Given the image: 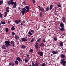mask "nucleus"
Returning a JSON list of instances; mask_svg holds the SVG:
<instances>
[{
	"label": "nucleus",
	"mask_w": 66,
	"mask_h": 66,
	"mask_svg": "<svg viewBox=\"0 0 66 66\" xmlns=\"http://www.w3.org/2000/svg\"><path fill=\"white\" fill-rule=\"evenodd\" d=\"M27 9V10H26V9L24 8H23L22 9V11H21V12L22 14L23 15H24V13H25V12L26 13L27 12H29V11H30V10H29V9Z\"/></svg>",
	"instance_id": "1"
},
{
	"label": "nucleus",
	"mask_w": 66,
	"mask_h": 66,
	"mask_svg": "<svg viewBox=\"0 0 66 66\" xmlns=\"http://www.w3.org/2000/svg\"><path fill=\"white\" fill-rule=\"evenodd\" d=\"M5 43L6 44L5 45L7 47H8V46H10V41H5Z\"/></svg>",
	"instance_id": "2"
},
{
	"label": "nucleus",
	"mask_w": 66,
	"mask_h": 66,
	"mask_svg": "<svg viewBox=\"0 0 66 66\" xmlns=\"http://www.w3.org/2000/svg\"><path fill=\"white\" fill-rule=\"evenodd\" d=\"M65 60L63 59L61 60V64H63V66H65V64H66V62L65 61H64Z\"/></svg>",
	"instance_id": "3"
},
{
	"label": "nucleus",
	"mask_w": 66,
	"mask_h": 66,
	"mask_svg": "<svg viewBox=\"0 0 66 66\" xmlns=\"http://www.w3.org/2000/svg\"><path fill=\"white\" fill-rule=\"evenodd\" d=\"M13 0H11L10 1H9L8 3V4L9 5H10L11 4L12 5H13L14 4V3L13 1Z\"/></svg>",
	"instance_id": "4"
},
{
	"label": "nucleus",
	"mask_w": 66,
	"mask_h": 66,
	"mask_svg": "<svg viewBox=\"0 0 66 66\" xmlns=\"http://www.w3.org/2000/svg\"><path fill=\"white\" fill-rule=\"evenodd\" d=\"M38 53L39 55L40 56H42L43 55V52H38Z\"/></svg>",
	"instance_id": "5"
},
{
	"label": "nucleus",
	"mask_w": 66,
	"mask_h": 66,
	"mask_svg": "<svg viewBox=\"0 0 66 66\" xmlns=\"http://www.w3.org/2000/svg\"><path fill=\"white\" fill-rule=\"evenodd\" d=\"M14 4V5L12 7L13 8H16V5H17V3L16 2H15Z\"/></svg>",
	"instance_id": "6"
},
{
	"label": "nucleus",
	"mask_w": 66,
	"mask_h": 66,
	"mask_svg": "<svg viewBox=\"0 0 66 66\" xmlns=\"http://www.w3.org/2000/svg\"><path fill=\"white\" fill-rule=\"evenodd\" d=\"M21 21V20H15L14 21V22L15 23H16L17 24H18Z\"/></svg>",
	"instance_id": "7"
},
{
	"label": "nucleus",
	"mask_w": 66,
	"mask_h": 66,
	"mask_svg": "<svg viewBox=\"0 0 66 66\" xmlns=\"http://www.w3.org/2000/svg\"><path fill=\"white\" fill-rule=\"evenodd\" d=\"M38 43H36V45H35V48L36 49L38 50Z\"/></svg>",
	"instance_id": "8"
},
{
	"label": "nucleus",
	"mask_w": 66,
	"mask_h": 66,
	"mask_svg": "<svg viewBox=\"0 0 66 66\" xmlns=\"http://www.w3.org/2000/svg\"><path fill=\"white\" fill-rule=\"evenodd\" d=\"M52 53L53 54H56L57 53H58V51H54L53 52H52Z\"/></svg>",
	"instance_id": "9"
},
{
	"label": "nucleus",
	"mask_w": 66,
	"mask_h": 66,
	"mask_svg": "<svg viewBox=\"0 0 66 66\" xmlns=\"http://www.w3.org/2000/svg\"><path fill=\"white\" fill-rule=\"evenodd\" d=\"M16 59L19 62H21V60L20 59V58L19 57H17Z\"/></svg>",
	"instance_id": "10"
},
{
	"label": "nucleus",
	"mask_w": 66,
	"mask_h": 66,
	"mask_svg": "<svg viewBox=\"0 0 66 66\" xmlns=\"http://www.w3.org/2000/svg\"><path fill=\"white\" fill-rule=\"evenodd\" d=\"M21 39L22 41H23V42H27V39L25 38H21Z\"/></svg>",
	"instance_id": "11"
},
{
	"label": "nucleus",
	"mask_w": 66,
	"mask_h": 66,
	"mask_svg": "<svg viewBox=\"0 0 66 66\" xmlns=\"http://www.w3.org/2000/svg\"><path fill=\"white\" fill-rule=\"evenodd\" d=\"M2 49H6V47L5 45H3L2 47Z\"/></svg>",
	"instance_id": "12"
},
{
	"label": "nucleus",
	"mask_w": 66,
	"mask_h": 66,
	"mask_svg": "<svg viewBox=\"0 0 66 66\" xmlns=\"http://www.w3.org/2000/svg\"><path fill=\"white\" fill-rule=\"evenodd\" d=\"M32 66H38V64L37 63H36L34 64V63H32Z\"/></svg>",
	"instance_id": "13"
},
{
	"label": "nucleus",
	"mask_w": 66,
	"mask_h": 66,
	"mask_svg": "<svg viewBox=\"0 0 66 66\" xmlns=\"http://www.w3.org/2000/svg\"><path fill=\"white\" fill-rule=\"evenodd\" d=\"M60 25L61 28H63L64 27V24L63 23H61L60 24Z\"/></svg>",
	"instance_id": "14"
},
{
	"label": "nucleus",
	"mask_w": 66,
	"mask_h": 66,
	"mask_svg": "<svg viewBox=\"0 0 66 66\" xmlns=\"http://www.w3.org/2000/svg\"><path fill=\"white\" fill-rule=\"evenodd\" d=\"M59 46L60 47H62L63 46V43L62 42L60 43Z\"/></svg>",
	"instance_id": "15"
},
{
	"label": "nucleus",
	"mask_w": 66,
	"mask_h": 66,
	"mask_svg": "<svg viewBox=\"0 0 66 66\" xmlns=\"http://www.w3.org/2000/svg\"><path fill=\"white\" fill-rule=\"evenodd\" d=\"M29 60L28 59H27V58H25V59L24 61L25 63H27L28 62Z\"/></svg>",
	"instance_id": "16"
},
{
	"label": "nucleus",
	"mask_w": 66,
	"mask_h": 66,
	"mask_svg": "<svg viewBox=\"0 0 66 66\" xmlns=\"http://www.w3.org/2000/svg\"><path fill=\"white\" fill-rule=\"evenodd\" d=\"M62 20L63 22H65L66 21V20H65V18H62Z\"/></svg>",
	"instance_id": "17"
},
{
	"label": "nucleus",
	"mask_w": 66,
	"mask_h": 66,
	"mask_svg": "<svg viewBox=\"0 0 66 66\" xmlns=\"http://www.w3.org/2000/svg\"><path fill=\"white\" fill-rule=\"evenodd\" d=\"M15 37L16 40H18L19 38V37L17 36H15Z\"/></svg>",
	"instance_id": "18"
},
{
	"label": "nucleus",
	"mask_w": 66,
	"mask_h": 66,
	"mask_svg": "<svg viewBox=\"0 0 66 66\" xmlns=\"http://www.w3.org/2000/svg\"><path fill=\"white\" fill-rule=\"evenodd\" d=\"M10 9H9V7H7L6 9V11L7 12V13H9V10Z\"/></svg>",
	"instance_id": "19"
},
{
	"label": "nucleus",
	"mask_w": 66,
	"mask_h": 66,
	"mask_svg": "<svg viewBox=\"0 0 66 66\" xmlns=\"http://www.w3.org/2000/svg\"><path fill=\"white\" fill-rule=\"evenodd\" d=\"M61 56L62 57V58H63L65 57V55L63 54H62L61 55Z\"/></svg>",
	"instance_id": "20"
},
{
	"label": "nucleus",
	"mask_w": 66,
	"mask_h": 66,
	"mask_svg": "<svg viewBox=\"0 0 66 66\" xmlns=\"http://www.w3.org/2000/svg\"><path fill=\"white\" fill-rule=\"evenodd\" d=\"M21 48L23 49H24V48H26V46H25L24 45H23L21 46Z\"/></svg>",
	"instance_id": "21"
},
{
	"label": "nucleus",
	"mask_w": 66,
	"mask_h": 66,
	"mask_svg": "<svg viewBox=\"0 0 66 66\" xmlns=\"http://www.w3.org/2000/svg\"><path fill=\"white\" fill-rule=\"evenodd\" d=\"M52 7H53V6L52 5H51L50 7V10H52Z\"/></svg>",
	"instance_id": "22"
},
{
	"label": "nucleus",
	"mask_w": 66,
	"mask_h": 66,
	"mask_svg": "<svg viewBox=\"0 0 66 66\" xmlns=\"http://www.w3.org/2000/svg\"><path fill=\"white\" fill-rule=\"evenodd\" d=\"M11 30H15V27L14 26H12V27L11 28Z\"/></svg>",
	"instance_id": "23"
},
{
	"label": "nucleus",
	"mask_w": 66,
	"mask_h": 66,
	"mask_svg": "<svg viewBox=\"0 0 66 66\" xmlns=\"http://www.w3.org/2000/svg\"><path fill=\"white\" fill-rule=\"evenodd\" d=\"M5 15H4V17H6V16H7V12H5Z\"/></svg>",
	"instance_id": "24"
},
{
	"label": "nucleus",
	"mask_w": 66,
	"mask_h": 66,
	"mask_svg": "<svg viewBox=\"0 0 66 66\" xmlns=\"http://www.w3.org/2000/svg\"><path fill=\"white\" fill-rule=\"evenodd\" d=\"M40 46H44L45 44L43 43H41Z\"/></svg>",
	"instance_id": "25"
},
{
	"label": "nucleus",
	"mask_w": 66,
	"mask_h": 66,
	"mask_svg": "<svg viewBox=\"0 0 66 66\" xmlns=\"http://www.w3.org/2000/svg\"><path fill=\"white\" fill-rule=\"evenodd\" d=\"M15 63L16 64H18V61L17 60H15Z\"/></svg>",
	"instance_id": "26"
},
{
	"label": "nucleus",
	"mask_w": 66,
	"mask_h": 66,
	"mask_svg": "<svg viewBox=\"0 0 66 66\" xmlns=\"http://www.w3.org/2000/svg\"><path fill=\"white\" fill-rule=\"evenodd\" d=\"M28 34H29V35H32V33L31 32V31H29V32Z\"/></svg>",
	"instance_id": "27"
},
{
	"label": "nucleus",
	"mask_w": 66,
	"mask_h": 66,
	"mask_svg": "<svg viewBox=\"0 0 66 66\" xmlns=\"http://www.w3.org/2000/svg\"><path fill=\"white\" fill-rule=\"evenodd\" d=\"M60 31H64V28H61L60 29Z\"/></svg>",
	"instance_id": "28"
},
{
	"label": "nucleus",
	"mask_w": 66,
	"mask_h": 66,
	"mask_svg": "<svg viewBox=\"0 0 66 66\" xmlns=\"http://www.w3.org/2000/svg\"><path fill=\"white\" fill-rule=\"evenodd\" d=\"M41 40V38H40L37 40V42H40V41Z\"/></svg>",
	"instance_id": "29"
},
{
	"label": "nucleus",
	"mask_w": 66,
	"mask_h": 66,
	"mask_svg": "<svg viewBox=\"0 0 66 66\" xmlns=\"http://www.w3.org/2000/svg\"><path fill=\"white\" fill-rule=\"evenodd\" d=\"M25 8L26 9H30V7L29 6H26L25 7Z\"/></svg>",
	"instance_id": "30"
},
{
	"label": "nucleus",
	"mask_w": 66,
	"mask_h": 66,
	"mask_svg": "<svg viewBox=\"0 0 66 66\" xmlns=\"http://www.w3.org/2000/svg\"><path fill=\"white\" fill-rule=\"evenodd\" d=\"M41 11L42 12H44V9L43 8H42L41 9Z\"/></svg>",
	"instance_id": "31"
},
{
	"label": "nucleus",
	"mask_w": 66,
	"mask_h": 66,
	"mask_svg": "<svg viewBox=\"0 0 66 66\" xmlns=\"http://www.w3.org/2000/svg\"><path fill=\"white\" fill-rule=\"evenodd\" d=\"M1 22L2 24H4L5 23V22H3L2 21Z\"/></svg>",
	"instance_id": "32"
},
{
	"label": "nucleus",
	"mask_w": 66,
	"mask_h": 66,
	"mask_svg": "<svg viewBox=\"0 0 66 66\" xmlns=\"http://www.w3.org/2000/svg\"><path fill=\"white\" fill-rule=\"evenodd\" d=\"M6 32H8V31H9V29H8V28H6Z\"/></svg>",
	"instance_id": "33"
},
{
	"label": "nucleus",
	"mask_w": 66,
	"mask_h": 66,
	"mask_svg": "<svg viewBox=\"0 0 66 66\" xmlns=\"http://www.w3.org/2000/svg\"><path fill=\"white\" fill-rule=\"evenodd\" d=\"M34 39H32L31 40V43H33V42H34Z\"/></svg>",
	"instance_id": "34"
},
{
	"label": "nucleus",
	"mask_w": 66,
	"mask_h": 66,
	"mask_svg": "<svg viewBox=\"0 0 66 66\" xmlns=\"http://www.w3.org/2000/svg\"><path fill=\"white\" fill-rule=\"evenodd\" d=\"M30 52H33V50L32 49H31L29 50Z\"/></svg>",
	"instance_id": "35"
},
{
	"label": "nucleus",
	"mask_w": 66,
	"mask_h": 66,
	"mask_svg": "<svg viewBox=\"0 0 66 66\" xmlns=\"http://www.w3.org/2000/svg\"><path fill=\"white\" fill-rule=\"evenodd\" d=\"M49 10V7H48L46 9V11H48Z\"/></svg>",
	"instance_id": "36"
},
{
	"label": "nucleus",
	"mask_w": 66,
	"mask_h": 66,
	"mask_svg": "<svg viewBox=\"0 0 66 66\" xmlns=\"http://www.w3.org/2000/svg\"><path fill=\"white\" fill-rule=\"evenodd\" d=\"M46 66V64H45V63H43L42 65L41 66Z\"/></svg>",
	"instance_id": "37"
},
{
	"label": "nucleus",
	"mask_w": 66,
	"mask_h": 66,
	"mask_svg": "<svg viewBox=\"0 0 66 66\" xmlns=\"http://www.w3.org/2000/svg\"><path fill=\"white\" fill-rule=\"evenodd\" d=\"M3 3V2L2 1H0V5H1V4H2Z\"/></svg>",
	"instance_id": "38"
},
{
	"label": "nucleus",
	"mask_w": 66,
	"mask_h": 66,
	"mask_svg": "<svg viewBox=\"0 0 66 66\" xmlns=\"http://www.w3.org/2000/svg\"><path fill=\"white\" fill-rule=\"evenodd\" d=\"M30 31H31V32L33 33H34V31L33 30H31Z\"/></svg>",
	"instance_id": "39"
},
{
	"label": "nucleus",
	"mask_w": 66,
	"mask_h": 66,
	"mask_svg": "<svg viewBox=\"0 0 66 66\" xmlns=\"http://www.w3.org/2000/svg\"><path fill=\"white\" fill-rule=\"evenodd\" d=\"M12 63L10 62V63H9V65H8V66H10L12 65Z\"/></svg>",
	"instance_id": "40"
},
{
	"label": "nucleus",
	"mask_w": 66,
	"mask_h": 66,
	"mask_svg": "<svg viewBox=\"0 0 66 66\" xmlns=\"http://www.w3.org/2000/svg\"><path fill=\"white\" fill-rule=\"evenodd\" d=\"M2 14L1 13L0 14V17L1 18H2Z\"/></svg>",
	"instance_id": "41"
},
{
	"label": "nucleus",
	"mask_w": 66,
	"mask_h": 66,
	"mask_svg": "<svg viewBox=\"0 0 66 66\" xmlns=\"http://www.w3.org/2000/svg\"><path fill=\"white\" fill-rule=\"evenodd\" d=\"M57 6L58 7H61V5H58Z\"/></svg>",
	"instance_id": "42"
},
{
	"label": "nucleus",
	"mask_w": 66,
	"mask_h": 66,
	"mask_svg": "<svg viewBox=\"0 0 66 66\" xmlns=\"http://www.w3.org/2000/svg\"><path fill=\"white\" fill-rule=\"evenodd\" d=\"M14 34H15V33H14V32H13L12 33V35L13 36H14Z\"/></svg>",
	"instance_id": "43"
},
{
	"label": "nucleus",
	"mask_w": 66,
	"mask_h": 66,
	"mask_svg": "<svg viewBox=\"0 0 66 66\" xmlns=\"http://www.w3.org/2000/svg\"><path fill=\"white\" fill-rule=\"evenodd\" d=\"M42 15V12H41L40 13V16L41 17Z\"/></svg>",
	"instance_id": "44"
},
{
	"label": "nucleus",
	"mask_w": 66,
	"mask_h": 66,
	"mask_svg": "<svg viewBox=\"0 0 66 66\" xmlns=\"http://www.w3.org/2000/svg\"><path fill=\"white\" fill-rule=\"evenodd\" d=\"M54 40H55V41H56V40H57V38H54Z\"/></svg>",
	"instance_id": "45"
},
{
	"label": "nucleus",
	"mask_w": 66,
	"mask_h": 66,
	"mask_svg": "<svg viewBox=\"0 0 66 66\" xmlns=\"http://www.w3.org/2000/svg\"><path fill=\"white\" fill-rule=\"evenodd\" d=\"M43 42H45V39H43Z\"/></svg>",
	"instance_id": "46"
},
{
	"label": "nucleus",
	"mask_w": 66,
	"mask_h": 66,
	"mask_svg": "<svg viewBox=\"0 0 66 66\" xmlns=\"http://www.w3.org/2000/svg\"><path fill=\"white\" fill-rule=\"evenodd\" d=\"M12 66H14V65H15V63H13L12 64Z\"/></svg>",
	"instance_id": "47"
},
{
	"label": "nucleus",
	"mask_w": 66,
	"mask_h": 66,
	"mask_svg": "<svg viewBox=\"0 0 66 66\" xmlns=\"http://www.w3.org/2000/svg\"><path fill=\"white\" fill-rule=\"evenodd\" d=\"M11 21H8V23H11Z\"/></svg>",
	"instance_id": "48"
},
{
	"label": "nucleus",
	"mask_w": 66,
	"mask_h": 66,
	"mask_svg": "<svg viewBox=\"0 0 66 66\" xmlns=\"http://www.w3.org/2000/svg\"><path fill=\"white\" fill-rule=\"evenodd\" d=\"M34 3H35V0H32Z\"/></svg>",
	"instance_id": "49"
},
{
	"label": "nucleus",
	"mask_w": 66,
	"mask_h": 66,
	"mask_svg": "<svg viewBox=\"0 0 66 66\" xmlns=\"http://www.w3.org/2000/svg\"><path fill=\"white\" fill-rule=\"evenodd\" d=\"M27 56L28 57H29V55H28V54L27 55Z\"/></svg>",
	"instance_id": "50"
},
{
	"label": "nucleus",
	"mask_w": 66,
	"mask_h": 66,
	"mask_svg": "<svg viewBox=\"0 0 66 66\" xmlns=\"http://www.w3.org/2000/svg\"><path fill=\"white\" fill-rule=\"evenodd\" d=\"M20 24H21V25L22 26V25H23V23H21Z\"/></svg>",
	"instance_id": "51"
},
{
	"label": "nucleus",
	"mask_w": 66,
	"mask_h": 66,
	"mask_svg": "<svg viewBox=\"0 0 66 66\" xmlns=\"http://www.w3.org/2000/svg\"><path fill=\"white\" fill-rule=\"evenodd\" d=\"M39 11L41 10V9H40V8H39Z\"/></svg>",
	"instance_id": "52"
},
{
	"label": "nucleus",
	"mask_w": 66,
	"mask_h": 66,
	"mask_svg": "<svg viewBox=\"0 0 66 66\" xmlns=\"http://www.w3.org/2000/svg\"><path fill=\"white\" fill-rule=\"evenodd\" d=\"M2 24V23H0V26H1V24Z\"/></svg>",
	"instance_id": "53"
},
{
	"label": "nucleus",
	"mask_w": 66,
	"mask_h": 66,
	"mask_svg": "<svg viewBox=\"0 0 66 66\" xmlns=\"http://www.w3.org/2000/svg\"><path fill=\"white\" fill-rule=\"evenodd\" d=\"M11 44H13V42L11 41Z\"/></svg>",
	"instance_id": "54"
},
{
	"label": "nucleus",
	"mask_w": 66,
	"mask_h": 66,
	"mask_svg": "<svg viewBox=\"0 0 66 66\" xmlns=\"http://www.w3.org/2000/svg\"><path fill=\"white\" fill-rule=\"evenodd\" d=\"M13 46H14V43H13Z\"/></svg>",
	"instance_id": "55"
},
{
	"label": "nucleus",
	"mask_w": 66,
	"mask_h": 66,
	"mask_svg": "<svg viewBox=\"0 0 66 66\" xmlns=\"http://www.w3.org/2000/svg\"><path fill=\"white\" fill-rule=\"evenodd\" d=\"M18 9H19V10H20V7H19Z\"/></svg>",
	"instance_id": "56"
},
{
	"label": "nucleus",
	"mask_w": 66,
	"mask_h": 66,
	"mask_svg": "<svg viewBox=\"0 0 66 66\" xmlns=\"http://www.w3.org/2000/svg\"><path fill=\"white\" fill-rule=\"evenodd\" d=\"M38 7H39V8H40V6H38Z\"/></svg>",
	"instance_id": "57"
},
{
	"label": "nucleus",
	"mask_w": 66,
	"mask_h": 66,
	"mask_svg": "<svg viewBox=\"0 0 66 66\" xmlns=\"http://www.w3.org/2000/svg\"><path fill=\"white\" fill-rule=\"evenodd\" d=\"M52 55H53L52 54L51 55V56H52Z\"/></svg>",
	"instance_id": "58"
},
{
	"label": "nucleus",
	"mask_w": 66,
	"mask_h": 66,
	"mask_svg": "<svg viewBox=\"0 0 66 66\" xmlns=\"http://www.w3.org/2000/svg\"><path fill=\"white\" fill-rule=\"evenodd\" d=\"M29 36V37H31V36L30 35H29V36Z\"/></svg>",
	"instance_id": "59"
},
{
	"label": "nucleus",
	"mask_w": 66,
	"mask_h": 66,
	"mask_svg": "<svg viewBox=\"0 0 66 66\" xmlns=\"http://www.w3.org/2000/svg\"><path fill=\"white\" fill-rule=\"evenodd\" d=\"M29 66H32V65L31 64L29 65Z\"/></svg>",
	"instance_id": "60"
},
{
	"label": "nucleus",
	"mask_w": 66,
	"mask_h": 66,
	"mask_svg": "<svg viewBox=\"0 0 66 66\" xmlns=\"http://www.w3.org/2000/svg\"><path fill=\"white\" fill-rule=\"evenodd\" d=\"M55 14H56V15H57V13H55Z\"/></svg>",
	"instance_id": "61"
},
{
	"label": "nucleus",
	"mask_w": 66,
	"mask_h": 66,
	"mask_svg": "<svg viewBox=\"0 0 66 66\" xmlns=\"http://www.w3.org/2000/svg\"><path fill=\"white\" fill-rule=\"evenodd\" d=\"M65 51H66V49H65Z\"/></svg>",
	"instance_id": "62"
},
{
	"label": "nucleus",
	"mask_w": 66,
	"mask_h": 66,
	"mask_svg": "<svg viewBox=\"0 0 66 66\" xmlns=\"http://www.w3.org/2000/svg\"><path fill=\"white\" fill-rule=\"evenodd\" d=\"M54 10L56 11V9H55Z\"/></svg>",
	"instance_id": "63"
},
{
	"label": "nucleus",
	"mask_w": 66,
	"mask_h": 66,
	"mask_svg": "<svg viewBox=\"0 0 66 66\" xmlns=\"http://www.w3.org/2000/svg\"><path fill=\"white\" fill-rule=\"evenodd\" d=\"M55 9H56V7H55Z\"/></svg>",
	"instance_id": "64"
}]
</instances>
